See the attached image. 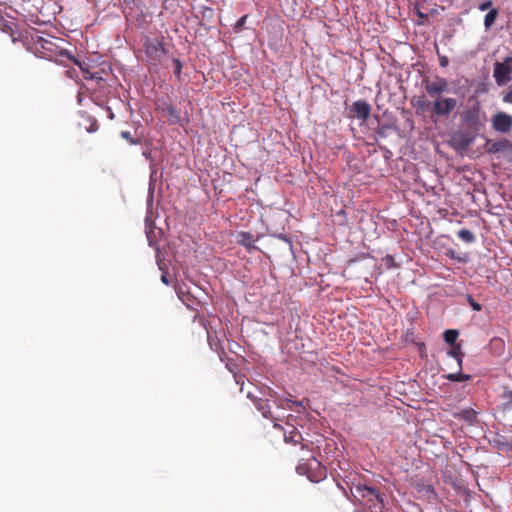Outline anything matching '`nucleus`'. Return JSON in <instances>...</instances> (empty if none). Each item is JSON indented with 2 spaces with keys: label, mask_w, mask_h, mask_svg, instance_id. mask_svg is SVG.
I'll return each mask as SVG.
<instances>
[{
  "label": "nucleus",
  "mask_w": 512,
  "mask_h": 512,
  "mask_svg": "<svg viewBox=\"0 0 512 512\" xmlns=\"http://www.w3.org/2000/svg\"><path fill=\"white\" fill-rule=\"evenodd\" d=\"M424 87L431 97H438L448 91V80L444 77H436L434 80H426Z\"/></svg>",
  "instance_id": "obj_8"
},
{
  "label": "nucleus",
  "mask_w": 512,
  "mask_h": 512,
  "mask_svg": "<svg viewBox=\"0 0 512 512\" xmlns=\"http://www.w3.org/2000/svg\"><path fill=\"white\" fill-rule=\"evenodd\" d=\"M467 301L474 311H481L482 306L476 302L471 295H467Z\"/></svg>",
  "instance_id": "obj_21"
},
{
  "label": "nucleus",
  "mask_w": 512,
  "mask_h": 512,
  "mask_svg": "<svg viewBox=\"0 0 512 512\" xmlns=\"http://www.w3.org/2000/svg\"><path fill=\"white\" fill-rule=\"evenodd\" d=\"M457 236L465 243H472L475 241L474 234L468 229H461L457 232Z\"/></svg>",
  "instance_id": "obj_15"
},
{
  "label": "nucleus",
  "mask_w": 512,
  "mask_h": 512,
  "mask_svg": "<svg viewBox=\"0 0 512 512\" xmlns=\"http://www.w3.org/2000/svg\"><path fill=\"white\" fill-rule=\"evenodd\" d=\"M498 17V10L496 8L490 9L484 17V27L485 30H489L491 26L495 23Z\"/></svg>",
  "instance_id": "obj_12"
},
{
  "label": "nucleus",
  "mask_w": 512,
  "mask_h": 512,
  "mask_svg": "<svg viewBox=\"0 0 512 512\" xmlns=\"http://www.w3.org/2000/svg\"><path fill=\"white\" fill-rule=\"evenodd\" d=\"M161 281H162L164 284H166V285H167V284H169V280H168V277H167V275H166V274H163V275L161 276Z\"/></svg>",
  "instance_id": "obj_30"
},
{
  "label": "nucleus",
  "mask_w": 512,
  "mask_h": 512,
  "mask_svg": "<svg viewBox=\"0 0 512 512\" xmlns=\"http://www.w3.org/2000/svg\"><path fill=\"white\" fill-rule=\"evenodd\" d=\"M273 403L278 410H285L286 409L285 403H292L298 407H303V401H293L290 398H276L273 401Z\"/></svg>",
  "instance_id": "obj_13"
},
{
  "label": "nucleus",
  "mask_w": 512,
  "mask_h": 512,
  "mask_svg": "<svg viewBox=\"0 0 512 512\" xmlns=\"http://www.w3.org/2000/svg\"><path fill=\"white\" fill-rule=\"evenodd\" d=\"M247 397L252 399V401L254 402L257 410L262 414V416L264 418L271 419L274 422V427H279L280 428V426L276 422L282 420L284 418V414L283 413H279V412H274L272 410L273 406L276 407L274 405L273 401L276 398H279L275 391H269V397L270 398L266 399V400L253 397L251 392L247 393Z\"/></svg>",
  "instance_id": "obj_2"
},
{
  "label": "nucleus",
  "mask_w": 512,
  "mask_h": 512,
  "mask_svg": "<svg viewBox=\"0 0 512 512\" xmlns=\"http://www.w3.org/2000/svg\"><path fill=\"white\" fill-rule=\"evenodd\" d=\"M237 241L239 244L246 247L249 252L256 249V246L254 245V236L249 232H240L237 235Z\"/></svg>",
  "instance_id": "obj_11"
},
{
  "label": "nucleus",
  "mask_w": 512,
  "mask_h": 512,
  "mask_svg": "<svg viewBox=\"0 0 512 512\" xmlns=\"http://www.w3.org/2000/svg\"><path fill=\"white\" fill-rule=\"evenodd\" d=\"M389 129V125H381L379 126L377 129H376V134L381 137V138H385L387 136V130Z\"/></svg>",
  "instance_id": "obj_22"
},
{
  "label": "nucleus",
  "mask_w": 512,
  "mask_h": 512,
  "mask_svg": "<svg viewBox=\"0 0 512 512\" xmlns=\"http://www.w3.org/2000/svg\"><path fill=\"white\" fill-rule=\"evenodd\" d=\"M353 498L363 506H366L370 512H384L383 496L374 488L367 485H354L351 488Z\"/></svg>",
  "instance_id": "obj_1"
},
{
  "label": "nucleus",
  "mask_w": 512,
  "mask_h": 512,
  "mask_svg": "<svg viewBox=\"0 0 512 512\" xmlns=\"http://www.w3.org/2000/svg\"><path fill=\"white\" fill-rule=\"evenodd\" d=\"M487 152L490 154H509L512 155V142L502 138L489 144Z\"/></svg>",
  "instance_id": "obj_9"
},
{
  "label": "nucleus",
  "mask_w": 512,
  "mask_h": 512,
  "mask_svg": "<svg viewBox=\"0 0 512 512\" xmlns=\"http://www.w3.org/2000/svg\"><path fill=\"white\" fill-rule=\"evenodd\" d=\"M446 378L453 382H464V381L469 380L471 378V376L468 374H463L461 372H457V373L448 374Z\"/></svg>",
  "instance_id": "obj_17"
},
{
  "label": "nucleus",
  "mask_w": 512,
  "mask_h": 512,
  "mask_svg": "<svg viewBox=\"0 0 512 512\" xmlns=\"http://www.w3.org/2000/svg\"><path fill=\"white\" fill-rule=\"evenodd\" d=\"M109 117H110V119H113L114 115L112 112L109 114Z\"/></svg>",
  "instance_id": "obj_32"
},
{
  "label": "nucleus",
  "mask_w": 512,
  "mask_h": 512,
  "mask_svg": "<svg viewBox=\"0 0 512 512\" xmlns=\"http://www.w3.org/2000/svg\"><path fill=\"white\" fill-rule=\"evenodd\" d=\"M173 65H174V74L176 76H179L181 74V69H182V64L180 62V60L178 59H173Z\"/></svg>",
  "instance_id": "obj_24"
},
{
  "label": "nucleus",
  "mask_w": 512,
  "mask_h": 512,
  "mask_svg": "<svg viewBox=\"0 0 512 512\" xmlns=\"http://www.w3.org/2000/svg\"><path fill=\"white\" fill-rule=\"evenodd\" d=\"M447 65H448L447 57L444 56V57L440 58V66L441 67H446Z\"/></svg>",
  "instance_id": "obj_28"
},
{
  "label": "nucleus",
  "mask_w": 512,
  "mask_h": 512,
  "mask_svg": "<svg viewBox=\"0 0 512 512\" xmlns=\"http://www.w3.org/2000/svg\"><path fill=\"white\" fill-rule=\"evenodd\" d=\"M121 137L130 142L132 145H136L138 142L132 137L129 131H122Z\"/></svg>",
  "instance_id": "obj_23"
},
{
  "label": "nucleus",
  "mask_w": 512,
  "mask_h": 512,
  "mask_svg": "<svg viewBox=\"0 0 512 512\" xmlns=\"http://www.w3.org/2000/svg\"><path fill=\"white\" fill-rule=\"evenodd\" d=\"M246 18H247V16H246V15L242 16V17L237 21V27L242 26V25L245 23Z\"/></svg>",
  "instance_id": "obj_29"
},
{
  "label": "nucleus",
  "mask_w": 512,
  "mask_h": 512,
  "mask_svg": "<svg viewBox=\"0 0 512 512\" xmlns=\"http://www.w3.org/2000/svg\"><path fill=\"white\" fill-rule=\"evenodd\" d=\"M458 337V331L457 330H446L444 332V339L448 344H454L456 339Z\"/></svg>",
  "instance_id": "obj_18"
},
{
  "label": "nucleus",
  "mask_w": 512,
  "mask_h": 512,
  "mask_svg": "<svg viewBox=\"0 0 512 512\" xmlns=\"http://www.w3.org/2000/svg\"><path fill=\"white\" fill-rule=\"evenodd\" d=\"M458 416L461 419L472 423L476 419V412L472 408H465L458 413Z\"/></svg>",
  "instance_id": "obj_14"
},
{
  "label": "nucleus",
  "mask_w": 512,
  "mask_h": 512,
  "mask_svg": "<svg viewBox=\"0 0 512 512\" xmlns=\"http://www.w3.org/2000/svg\"><path fill=\"white\" fill-rule=\"evenodd\" d=\"M491 126L494 131L507 134L512 129V116L505 112H497L491 118Z\"/></svg>",
  "instance_id": "obj_6"
},
{
  "label": "nucleus",
  "mask_w": 512,
  "mask_h": 512,
  "mask_svg": "<svg viewBox=\"0 0 512 512\" xmlns=\"http://www.w3.org/2000/svg\"><path fill=\"white\" fill-rule=\"evenodd\" d=\"M491 6H492V1L491 0H487V1L483 2V3H481L479 5L478 9L480 11H486V10L489 11Z\"/></svg>",
  "instance_id": "obj_26"
},
{
  "label": "nucleus",
  "mask_w": 512,
  "mask_h": 512,
  "mask_svg": "<svg viewBox=\"0 0 512 512\" xmlns=\"http://www.w3.org/2000/svg\"><path fill=\"white\" fill-rule=\"evenodd\" d=\"M448 355H450L451 357L456 359V361L458 363V367L461 369V367H462V357H461L460 349L458 347L454 348V349H452V350H450L448 352Z\"/></svg>",
  "instance_id": "obj_20"
},
{
  "label": "nucleus",
  "mask_w": 512,
  "mask_h": 512,
  "mask_svg": "<svg viewBox=\"0 0 512 512\" xmlns=\"http://www.w3.org/2000/svg\"><path fill=\"white\" fill-rule=\"evenodd\" d=\"M493 77L498 86H504L512 80V56H507L502 62H495Z\"/></svg>",
  "instance_id": "obj_3"
},
{
  "label": "nucleus",
  "mask_w": 512,
  "mask_h": 512,
  "mask_svg": "<svg viewBox=\"0 0 512 512\" xmlns=\"http://www.w3.org/2000/svg\"><path fill=\"white\" fill-rule=\"evenodd\" d=\"M352 111L354 112L355 116L360 120H366L368 119L371 108L370 105L364 101V100H358L355 101L352 105Z\"/></svg>",
  "instance_id": "obj_10"
},
{
  "label": "nucleus",
  "mask_w": 512,
  "mask_h": 512,
  "mask_svg": "<svg viewBox=\"0 0 512 512\" xmlns=\"http://www.w3.org/2000/svg\"><path fill=\"white\" fill-rule=\"evenodd\" d=\"M510 403H512V391L509 393Z\"/></svg>",
  "instance_id": "obj_31"
},
{
  "label": "nucleus",
  "mask_w": 512,
  "mask_h": 512,
  "mask_svg": "<svg viewBox=\"0 0 512 512\" xmlns=\"http://www.w3.org/2000/svg\"><path fill=\"white\" fill-rule=\"evenodd\" d=\"M457 106V100L450 97H435L433 113L437 116L449 115Z\"/></svg>",
  "instance_id": "obj_5"
},
{
  "label": "nucleus",
  "mask_w": 512,
  "mask_h": 512,
  "mask_svg": "<svg viewBox=\"0 0 512 512\" xmlns=\"http://www.w3.org/2000/svg\"><path fill=\"white\" fill-rule=\"evenodd\" d=\"M503 101L512 104V87H510L508 92L503 96Z\"/></svg>",
  "instance_id": "obj_27"
},
{
  "label": "nucleus",
  "mask_w": 512,
  "mask_h": 512,
  "mask_svg": "<svg viewBox=\"0 0 512 512\" xmlns=\"http://www.w3.org/2000/svg\"><path fill=\"white\" fill-rule=\"evenodd\" d=\"M297 471L300 474H307V477L315 482L318 481L317 477H322L324 474L321 463L314 457L306 463H300L297 466Z\"/></svg>",
  "instance_id": "obj_4"
},
{
  "label": "nucleus",
  "mask_w": 512,
  "mask_h": 512,
  "mask_svg": "<svg viewBox=\"0 0 512 512\" xmlns=\"http://www.w3.org/2000/svg\"><path fill=\"white\" fill-rule=\"evenodd\" d=\"M474 139V136L470 134H461L458 138V145L463 149L468 148L474 142Z\"/></svg>",
  "instance_id": "obj_16"
},
{
  "label": "nucleus",
  "mask_w": 512,
  "mask_h": 512,
  "mask_svg": "<svg viewBox=\"0 0 512 512\" xmlns=\"http://www.w3.org/2000/svg\"><path fill=\"white\" fill-rule=\"evenodd\" d=\"M463 122L474 131H478L482 126L481 111L479 106H474L465 110L462 114Z\"/></svg>",
  "instance_id": "obj_7"
},
{
  "label": "nucleus",
  "mask_w": 512,
  "mask_h": 512,
  "mask_svg": "<svg viewBox=\"0 0 512 512\" xmlns=\"http://www.w3.org/2000/svg\"><path fill=\"white\" fill-rule=\"evenodd\" d=\"M145 223H146V227H149V218L148 217H146ZM151 233H152V230L150 228H147V230H146L147 239H148L149 245L153 246L154 244H153V240L151 237Z\"/></svg>",
  "instance_id": "obj_25"
},
{
  "label": "nucleus",
  "mask_w": 512,
  "mask_h": 512,
  "mask_svg": "<svg viewBox=\"0 0 512 512\" xmlns=\"http://www.w3.org/2000/svg\"><path fill=\"white\" fill-rule=\"evenodd\" d=\"M166 112H167V115L170 117L171 122H173V123L178 122V120H179V113H178L177 109L174 106H172V105L167 106L166 107Z\"/></svg>",
  "instance_id": "obj_19"
}]
</instances>
